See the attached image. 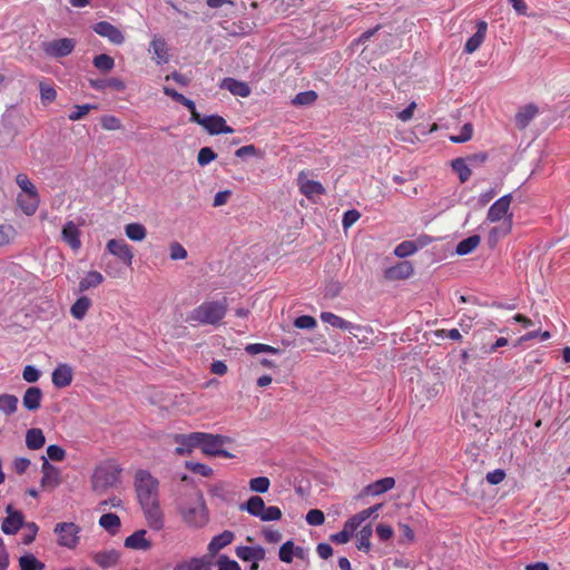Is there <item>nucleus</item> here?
I'll use <instances>...</instances> for the list:
<instances>
[{"label": "nucleus", "instance_id": "4be33fe9", "mask_svg": "<svg viewBox=\"0 0 570 570\" xmlns=\"http://www.w3.org/2000/svg\"><path fill=\"white\" fill-rule=\"evenodd\" d=\"M220 88L242 98H246L250 95V88L246 82L229 77L222 80Z\"/></svg>", "mask_w": 570, "mask_h": 570}, {"label": "nucleus", "instance_id": "3c124183", "mask_svg": "<svg viewBox=\"0 0 570 570\" xmlns=\"http://www.w3.org/2000/svg\"><path fill=\"white\" fill-rule=\"evenodd\" d=\"M271 485L269 479L266 476H257L249 481V489L253 492L265 493Z\"/></svg>", "mask_w": 570, "mask_h": 570}, {"label": "nucleus", "instance_id": "4468645a", "mask_svg": "<svg viewBox=\"0 0 570 570\" xmlns=\"http://www.w3.org/2000/svg\"><path fill=\"white\" fill-rule=\"evenodd\" d=\"M297 184L301 193L308 199H313L315 196H320L325 193L323 185L320 181L309 179L308 175L304 171L298 174Z\"/></svg>", "mask_w": 570, "mask_h": 570}, {"label": "nucleus", "instance_id": "c85d7f7f", "mask_svg": "<svg viewBox=\"0 0 570 570\" xmlns=\"http://www.w3.org/2000/svg\"><path fill=\"white\" fill-rule=\"evenodd\" d=\"M395 480L393 478H383L365 487L364 493L367 495H380L393 489Z\"/></svg>", "mask_w": 570, "mask_h": 570}, {"label": "nucleus", "instance_id": "dca6fc26", "mask_svg": "<svg viewBox=\"0 0 570 570\" xmlns=\"http://www.w3.org/2000/svg\"><path fill=\"white\" fill-rule=\"evenodd\" d=\"M320 317L322 322L327 323L333 327H337L343 331H368L367 328H363L362 325L353 324L331 312H322Z\"/></svg>", "mask_w": 570, "mask_h": 570}, {"label": "nucleus", "instance_id": "4d7b16f0", "mask_svg": "<svg viewBox=\"0 0 570 570\" xmlns=\"http://www.w3.org/2000/svg\"><path fill=\"white\" fill-rule=\"evenodd\" d=\"M294 548L295 546L293 541H286L285 543H283L278 552L279 559L283 562H292L294 556Z\"/></svg>", "mask_w": 570, "mask_h": 570}, {"label": "nucleus", "instance_id": "8fccbe9b", "mask_svg": "<svg viewBox=\"0 0 570 570\" xmlns=\"http://www.w3.org/2000/svg\"><path fill=\"white\" fill-rule=\"evenodd\" d=\"M317 99V94L313 90L303 91L297 94L292 102L296 106H309Z\"/></svg>", "mask_w": 570, "mask_h": 570}, {"label": "nucleus", "instance_id": "774afa93", "mask_svg": "<svg viewBox=\"0 0 570 570\" xmlns=\"http://www.w3.org/2000/svg\"><path fill=\"white\" fill-rule=\"evenodd\" d=\"M22 377L28 383H35L40 377V372L33 365H27L23 368Z\"/></svg>", "mask_w": 570, "mask_h": 570}, {"label": "nucleus", "instance_id": "a878e982", "mask_svg": "<svg viewBox=\"0 0 570 570\" xmlns=\"http://www.w3.org/2000/svg\"><path fill=\"white\" fill-rule=\"evenodd\" d=\"M146 530H138L125 540V547L134 550H148L151 542L146 539Z\"/></svg>", "mask_w": 570, "mask_h": 570}, {"label": "nucleus", "instance_id": "49530a36", "mask_svg": "<svg viewBox=\"0 0 570 570\" xmlns=\"http://www.w3.org/2000/svg\"><path fill=\"white\" fill-rule=\"evenodd\" d=\"M453 170L459 175L460 181L465 183L471 176V169L466 161L462 158H456L452 161Z\"/></svg>", "mask_w": 570, "mask_h": 570}, {"label": "nucleus", "instance_id": "5701e85b", "mask_svg": "<svg viewBox=\"0 0 570 570\" xmlns=\"http://www.w3.org/2000/svg\"><path fill=\"white\" fill-rule=\"evenodd\" d=\"M72 382V370L67 364H59L52 372V383L56 387H66Z\"/></svg>", "mask_w": 570, "mask_h": 570}, {"label": "nucleus", "instance_id": "f3484780", "mask_svg": "<svg viewBox=\"0 0 570 570\" xmlns=\"http://www.w3.org/2000/svg\"><path fill=\"white\" fill-rule=\"evenodd\" d=\"M61 237L72 250H78L81 247L80 230L72 220H69L63 225Z\"/></svg>", "mask_w": 570, "mask_h": 570}, {"label": "nucleus", "instance_id": "aec40b11", "mask_svg": "<svg viewBox=\"0 0 570 570\" xmlns=\"http://www.w3.org/2000/svg\"><path fill=\"white\" fill-rule=\"evenodd\" d=\"M413 274V266L410 262L403 261L396 265L385 269L384 276L386 279L396 281L409 278Z\"/></svg>", "mask_w": 570, "mask_h": 570}, {"label": "nucleus", "instance_id": "0e129e2a", "mask_svg": "<svg viewBox=\"0 0 570 570\" xmlns=\"http://www.w3.org/2000/svg\"><path fill=\"white\" fill-rule=\"evenodd\" d=\"M217 566L218 570H242L240 566L235 560L229 559L225 554L219 556Z\"/></svg>", "mask_w": 570, "mask_h": 570}, {"label": "nucleus", "instance_id": "09e8293b", "mask_svg": "<svg viewBox=\"0 0 570 570\" xmlns=\"http://www.w3.org/2000/svg\"><path fill=\"white\" fill-rule=\"evenodd\" d=\"M22 543L30 544L35 541L39 527L35 522H24L22 528Z\"/></svg>", "mask_w": 570, "mask_h": 570}, {"label": "nucleus", "instance_id": "9b49d317", "mask_svg": "<svg viewBox=\"0 0 570 570\" xmlns=\"http://www.w3.org/2000/svg\"><path fill=\"white\" fill-rule=\"evenodd\" d=\"M107 250L116 256L126 266H131L134 253L131 247L122 239H110L107 243Z\"/></svg>", "mask_w": 570, "mask_h": 570}, {"label": "nucleus", "instance_id": "412c9836", "mask_svg": "<svg viewBox=\"0 0 570 570\" xmlns=\"http://www.w3.org/2000/svg\"><path fill=\"white\" fill-rule=\"evenodd\" d=\"M17 203L20 209L27 215H33L40 204V197L38 193L31 194H19L17 197Z\"/></svg>", "mask_w": 570, "mask_h": 570}, {"label": "nucleus", "instance_id": "cd10ccee", "mask_svg": "<svg viewBox=\"0 0 570 570\" xmlns=\"http://www.w3.org/2000/svg\"><path fill=\"white\" fill-rule=\"evenodd\" d=\"M235 538L234 532L229 530H225L222 533L215 535L209 544H208V551L210 554H216L219 550L227 547L233 542Z\"/></svg>", "mask_w": 570, "mask_h": 570}, {"label": "nucleus", "instance_id": "c03bdc74", "mask_svg": "<svg viewBox=\"0 0 570 570\" xmlns=\"http://www.w3.org/2000/svg\"><path fill=\"white\" fill-rule=\"evenodd\" d=\"M417 249H419V246L415 242L404 240L395 247L394 254L400 258H404L410 255H413L414 253L417 252Z\"/></svg>", "mask_w": 570, "mask_h": 570}, {"label": "nucleus", "instance_id": "79ce46f5", "mask_svg": "<svg viewBox=\"0 0 570 570\" xmlns=\"http://www.w3.org/2000/svg\"><path fill=\"white\" fill-rule=\"evenodd\" d=\"M373 530L371 525H364L358 532H357V549L362 551H370L371 549V537H372Z\"/></svg>", "mask_w": 570, "mask_h": 570}, {"label": "nucleus", "instance_id": "7ed1b4c3", "mask_svg": "<svg viewBox=\"0 0 570 570\" xmlns=\"http://www.w3.org/2000/svg\"><path fill=\"white\" fill-rule=\"evenodd\" d=\"M121 471V468L112 460L100 463L91 476L92 490L98 494L105 493L119 482Z\"/></svg>", "mask_w": 570, "mask_h": 570}, {"label": "nucleus", "instance_id": "a18cd8bd", "mask_svg": "<svg viewBox=\"0 0 570 570\" xmlns=\"http://www.w3.org/2000/svg\"><path fill=\"white\" fill-rule=\"evenodd\" d=\"M92 63L98 70L102 72H109L115 67V60L106 53L96 56L92 60Z\"/></svg>", "mask_w": 570, "mask_h": 570}, {"label": "nucleus", "instance_id": "c9c22d12", "mask_svg": "<svg viewBox=\"0 0 570 570\" xmlns=\"http://www.w3.org/2000/svg\"><path fill=\"white\" fill-rule=\"evenodd\" d=\"M174 570H210V561L204 558H194L190 561L177 564Z\"/></svg>", "mask_w": 570, "mask_h": 570}, {"label": "nucleus", "instance_id": "1a4fd4ad", "mask_svg": "<svg viewBox=\"0 0 570 570\" xmlns=\"http://www.w3.org/2000/svg\"><path fill=\"white\" fill-rule=\"evenodd\" d=\"M147 524L156 531L164 528L165 518L160 509L159 500L140 503Z\"/></svg>", "mask_w": 570, "mask_h": 570}, {"label": "nucleus", "instance_id": "338daca9", "mask_svg": "<svg viewBox=\"0 0 570 570\" xmlns=\"http://www.w3.org/2000/svg\"><path fill=\"white\" fill-rule=\"evenodd\" d=\"M48 458L52 461H62L66 456V451L56 444H51L47 448Z\"/></svg>", "mask_w": 570, "mask_h": 570}, {"label": "nucleus", "instance_id": "9d476101", "mask_svg": "<svg viewBox=\"0 0 570 570\" xmlns=\"http://www.w3.org/2000/svg\"><path fill=\"white\" fill-rule=\"evenodd\" d=\"M75 48V41L70 38H61L42 43V50L50 57L61 58L70 55Z\"/></svg>", "mask_w": 570, "mask_h": 570}, {"label": "nucleus", "instance_id": "bb28decb", "mask_svg": "<svg viewBox=\"0 0 570 570\" xmlns=\"http://www.w3.org/2000/svg\"><path fill=\"white\" fill-rule=\"evenodd\" d=\"M42 392L37 386L28 387L22 397V404L28 411H37L41 406Z\"/></svg>", "mask_w": 570, "mask_h": 570}, {"label": "nucleus", "instance_id": "bf43d9fd", "mask_svg": "<svg viewBox=\"0 0 570 570\" xmlns=\"http://www.w3.org/2000/svg\"><path fill=\"white\" fill-rule=\"evenodd\" d=\"M169 249H170L169 257L173 261H181L187 257V250L178 242L171 243Z\"/></svg>", "mask_w": 570, "mask_h": 570}, {"label": "nucleus", "instance_id": "f8f14e48", "mask_svg": "<svg viewBox=\"0 0 570 570\" xmlns=\"http://www.w3.org/2000/svg\"><path fill=\"white\" fill-rule=\"evenodd\" d=\"M94 31L102 38L108 39L112 45L120 46L125 42V36L119 28L108 21H100L94 24Z\"/></svg>", "mask_w": 570, "mask_h": 570}, {"label": "nucleus", "instance_id": "2f4dec72", "mask_svg": "<svg viewBox=\"0 0 570 570\" xmlns=\"http://www.w3.org/2000/svg\"><path fill=\"white\" fill-rule=\"evenodd\" d=\"M46 443V438L41 429H30L26 434V444L30 450H39Z\"/></svg>", "mask_w": 570, "mask_h": 570}, {"label": "nucleus", "instance_id": "de8ad7c7", "mask_svg": "<svg viewBox=\"0 0 570 570\" xmlns=\"http://www.w3.org/2000/svg\"><path fill=\"white\" fill-rule=\"evenodd\" d=\"M21 570H43L45 564L37 560L33 554H27L19 559Z\"/></svg>", "mask_w": 570, "mask_h": 570}, {"label": "nucleus", "instance_id": "20e7f679", "mask_svg": "<svg viewBox=\"0 0 570 570\" xmlns=\"http://www.w3.org/2000/svg\"><path fill=\"white\" fill-rule=\"evenodd\" d=\"M134 487L139 504L159 500V481L147 470H138L134 476Z\"/></svg>", "mask_w": 570, "mask_h": 570}, {"label": "nucleus", "instance_id": "a19ab883", "mask_svg": "<svg viewBox=\"0 0 570 570\" xmlns=\"http://www.w3.org/2000/svg\"><path fill=\"white\" fill-rule=\"evenodd\" d=\"M19 400L12 394H0V410L7 414H13L18 409Z\"/></svg>", "mask_w": 570, "mask_h": 570}, {"label": "nucleus", "instance_id": "2eb2a0df", "mask_svg": "<svg viewBox=\"0 0 570 570\" xmlns=\"http://www.w3.org/2000/svg\"><path fill=\"white\" fill-rule=\"evenodd\" d=\"M174 440L179 445L176 448V453L179 455L188 454L193 451V449L199 448L200 432L176 434Z\"/></svg>", "mask_w": 570, "mask_h": 570}, {"label": "nucleus", "instance_id": "e433bc0d", "mask_svg": "<svg viewBox=\"0 0 570 570\" xmlns=\"http://www.w3.org/2000/svg\"><path fill=\"white\" fill-rule=\"evenodd\" d=\"M120 519L115 513H105L99 519V525L110 533H116L120 528Z\"/></svg>", "mask_w": 570, "mask_h": 570}, {"label": "nucleus", "instance_id": "7c9ffc66", "mask_svg": "<svg viewBox=\"0 0 570 570\" xmlns=\"http://www.w3.org/2000/svg\"><path fill=\"white\" fill-rule=\"evenodd\" d=\"M538 108L534 105H527L515 115V125L519 129H524L537 116Z\"/></svg>", "mask_w": 570, "mask_h": 570}, {"label": "nucleus", "instance_id": "e2e57ef3", "mask_svg": "<svg viewBox=\"0 0 570 570\" xmlns=\"http://www.w3.org/2000/svg\"><path fill=\"white\" fill-rule=\"evenodd\" d=\"M294 325L297 328L313 330L316 327L317 323L313 316L303 315V316L295 318Z\"/></svg>", "mask_w": 570, "mask_h": 570}, {"label": "nucleus", "instance_id": "393cba45", "mask_svg": "<svg viewBox=\"0 0 570 570\" xmlns=\"http://www.w3.org/2000/svg\"><path fill=\"white\" fill-rule=\"evenodd\" d=\"M476 32L470 37L465 43L464 50L468 53H472L476 51L480 46L483 43L487 35L488 24L485 21H479Z\"/></svg>", "mask_w": 570, "mask_h": 570}, {"label": "nucleus", "instance_id": "69168bd1", "mask_svg": "<svg viewBox=\"0 0 570 570\" xmlns=\"http://www.w3.org/2000/svg\"><path fill=\"white\" fill-rule=\"evenodd\" d=\"M100 124L106 130H118L121 128V121L115 116L101 117Z\"/></svg>", "mask_w": 570, "mask_h": 570}, {"label": "nucleus", "instance_id": "423d86ee", "mask_svg": "<svg viewBox=\"0 0 570 570\" xmlns=\"http://www.w3.org/2000/svg\"><path fill=\"white\" fill-rule=\"evenodd\" d=\"M229 442L230 439L228 436L200 432L199 448L202 449L203 453L207 455H219L227 459L233 458L232 453L223 449L224 445Z\"/></svg>", "mask_w": 570, "mask_h": 570}, {"label": "nucleus", "instance_id": "c756f323", "mask_svg": "<svg viewBox=\"0 0 570 570\" xmlns=\"http://www.w3.org/2000/svg\"><path fill=\"white\" fill-rule=\"evenodd\" d=\"M24 517L22 513L7 515L1 524V530L6 534H16L23 525Z\"/></svg>", "mask_w": 570, "mask_h": 570}, {"label": "nucleus", "instance_id": "5fc2aeb1", "mask_svg": "<svg viewBox=\"0 0 570 570\" xmlns=\"http://www.w3.org/2000/svg\"><path fill=\"white\" fill-rule=\"evenodd\" d=\"M16 183L21 188L20 194L38 193L36 186L30 181V179L24 174L17 175Z\"/></svg>", "mask_w": 570, "mask_h": 570}, {"label": "nucleus", "instance_id": "58836bf2", "mask_svg": "<svg viewBox=\"0 0 570 570\" xmlns=\"http://www.w3.org/2000/svg\"><path fill=\"white\" fill-rule=\"evenodd\" d=\"M480 236L479 235H472L463 240H461L456 245V254L458 255H466L473 252L480 244Z\"/></svg>", "mask_w": 570, "mask_h": 570}, {"label": "nucleus", "instance_id": "6e6d98bb", "mask_svg": "<svg viewBox=\"0 0 570 570\" xmlns=\"http://www.w3.org/2000/svg\"><path fill=\"white\" fill-rule=\"evenodd\" d=\"M246 352L250 355H256V354H259V353H272V354H277L278 353V350L271 346V345H266V344H261V343H255V344H249L246 346Z\"/></svg>", "mask_w": 570, "mask_h": 570}, {"label": "nucleus", "instance_id": "864d4df0", "mask_svg": "<svg viewBox=\"0 0 570 570\" xmlns=\"http://www.w3.org/2000/svg\"><path fill=\"white\" fill-rule=\"evenodd\" d=\"M96 107L89 104L86 105H78L73 107V110L69 114L68 118L71 121H77L82 119L85 116H87L90 110L95 109Z\"/></svg>", "mask_w": 570, "mask_h": 570}, {"label": "nucleus", "instance_id": "6ab92c4d", "mask_svg": "<svg viewBox=\"0 0 570 570\" xmlns=\"http://www.w3.org/2000/svg\"><path fill=\"white\" fill-rule=\"evenodd\" d=\"M149 52L157 65L167 63L169 60L168 48L165 39L154 36L149 45Z\"/></svg>", "mask_w": 570, "mask_h": 570}, {"label": "nucleus", "instance_id": "b1692460", "mask_svg": "<svg viewBox=\"0 0 570 570\" xmlns=\"http://www.w3.org/2000/svg\"><path fill=\"white\" fill-rule=\"evenodd\" d=\"M265 549L261 546L256 547H237L236 556L243 561H262L265 559Z\"/></svg>", "mask_w": 570, "mask_h": 570}, {"label": "nucleus", "instance_id": "37998d69", "mask_svg": "<svg viewBox=\"0 0 570 570\" xmlns=\"http://www.w3.org/2000/svg\"><path fill=\"white\" fill-rule=\"evenodd\" d=\"M512 230V222L503 220L500 226L493 227L489 233V239L495 244L499 238L508 235Z\"/></svg>", "mask_w": 570, "mask_h": 570}, {"label": "nucleus", "instance_id": "4c0bfd02", "mask_svg": "<svg viewBox=\"0 0 570 570\" xmlns=\"http://www.w3.org/2000/svg\"><path fill=\"white\" fill-rule=\"evenodd\" d=\"M126 236L135 242H141L146 238L147 230L144 225L139 223H131L125 227Z\"/></svg>", "mask_w": 570, "mask_h": 570}, {"label": "nucleus", "instance_id": "f704fd0d", "mask_svg": "<svg viewBox=\"0 0 570 570\" xmlns=\"http://www.w3.org/2000/svg\"><path fill=\"white\" fill-rule=\"evenodd\" d=\"M91 306V299L87 296L79 297L71 306L70 313L76 320H82Z\"/></svg>", "mask_w": 570, "mask_h": 570}, {"label": "nucleus", "instance_id": "052dcab7", "mask_svg": "<svg viewBox=\"0 0 570 570\" xmlns=\"http://www.w3.org/2000/svg\"><path fill=\"white\" fill-rule=\"evenodd\" d=\"M216 158V154L209 147H203L198 151L197 161L200 166H206Z\"/></svg>", "mask_w": 570, "mask_h": 570}, {"label": "nucleus", "instance_id": "603ef678", "mask_svg": "<svg viewBox=\"0 0 570 570\" xmlns=\"http://www.w3.org/2000/svg\"><path fill=\"white\" fill-rule=\"evenodd\" d=\"M472 134H473V127L470 122H466L461 127L460 134L451 136L450 140L455 144L465 142L472 138Z\"/></svg>", "mask_w": 570, "mask_h": 570}, {"label": "nucleus", "instance_id": "39448f33", "mask_svg": "<svg viewBox=\"0 0 570 570\" xmlns=\"http://www.w3.org/2000/svg\"><path fill=\"white\" fill-rule=\"evenodd\" d=\"M239 509L265 522L278 521L283 515L278 507H266L264 500L258 495L250 497L245 503L240 504Z\"/></svg>", "mask_w": 570, "mask_h": 570}, {"label": "nucleus", "instance_id": "13d9d810", "mask_svg": "<svg viewBox=\"0 0 570 570\" xmlns=\"http://www.w3.org/2000/svg\"><path fill=\"white\" fill-rule=\"evenodd\" d=\"M16 230L10 225H0V246L8 245L14 238Z\"/></svg>", "mask_w": 570, "mask_h": 570}, {"label": "nucleus", "instance_id": "0eeeda50", "mask_svg": "<svg viewBox=\"0 0 570 570\" xmlns=\"http://www.w3.org/2000/svg\"><path fill=\"white\" fill-rule=\"evenodd\" d=\"M53 532L57 535V543L67 549H75L79 543L80 528L73 522L57 523Z\"/></svg>", "mask_w": 570, "mask_h": 570}, {"label": "nucleus", "instance_id": "6e6552de", "mask_svg": "<svg viewBox=\"0 0 570 570\" xmlns=\"http://www.w3.org/2000/svg\"><path fill=\"white\" fill-rule=\"evenodd\" d=\"M512 202L511 194H507L495 200L489 208L487 214V220L491 223L503 222L513 219V214L510 212V205Z\"/></svg>", "mask_w": 570, "mask_h": 570}, {"label": "nucleus", "instance_id": "ea45409f", "mask_svg": "<svg viewBox=\"0 0 570 570\" xmlns=\"http://www.w3.org/2000/svg\"><path fill=\"white\" fill-rule=\"evenodd\" d=\"M354 532L355 529L353 528L352 522L346 521L342 531L331 534L330 540L337 544H345L351 540Z\"/></svg>", "mask_w": 570, "mask_h": 570}, {"label": "nucleus", "instance_id": "473e14b6", "mask_svg": "<svg viewBox=\"0 0 570 570\" xmlns=\"http://www.w3.org/2000/svg\"><path fill=\"white\" fill-rule=\"evenodd\" d=\"M104 282V276L97 271H90L79 282V292H86L98 287Z\"/></svg>", "mask_w": 570, "mask_h": 570}, {"label": "nucleus", "instance_id": "f257e3e1", "mask_svg": "<svg viewBox=\"0 0 570 570\" xmlns=\"http://www.w3.org/2000/svg\"><path fill=\"white\" fill-rule=\"evenodd\" d=\"M183 521L191 528H203L208 523V511L200 492H190L178 505Z\"/></svg>", "mask_w": 570, "mask_h": 570}, {"label": "nucleus", "instance_id": "72a5a7b5", "mask_svg": "<svg viewBox=\"0 0 570 570\" xmlns=\"http://www.w3.org/2000/svg\"><path fill=\"white\" fill-rule=\"evenodd\" d=\"M118 558V553L114 550L97 552L94 556L95 562L104 569L114 567L117 563Z\"/></svg>", "mask_w": 570, "mask_h": 570}, {"label": "nucleus", "instance_id": "f03ea898", "mask_svg": "<svg viewBox=\"0 0 570 570\" xmlns=\"http://www.w3.org/2000/svg\"><path fill=\"white\" fill-rule=\"evenodd\" d=\"M226 312L227 305L225 302L206 301L187 314L186 322L194 327L204 325L216 326L225 317Z\"/></svg>", "mask_w": 570, "mask_h": 570}, {"label": "nucleus", "instance_id": "a211bd4d", "mask_svg": "<svg viewBox=\"0 0 570 570\" xmlns=\"http://www.w3.org/2000/svg\"><path fill=\"white\" fill-rule=\"evenodd\" d=\"M203 127L210 135L233 134L234 132V129L232 127L227 126L225 119L218 115L205 116V122H204Z\"/></svg>", "mask_w": 570, "mask_h": 570}, {"label": "nucleus", "instance_id": "ddd939ff", "mask_svg": "<svg viewBox=\"0 0 570 570\" xmlns=\"http://www.w3.org/2000/svg\"><path fill=\"white\" fill-rule=\"evenodd\" d=\"M41 471L42 478L40 484L43 489L53 490L60 484V471L49 463L46 458H42Z\"/></svg>", "mask_w": 570, "mask_h": 570}, {"label": "nucleus", "instance_id": "680f3d73", "mask_svg": "<svg viewBox=\"0 0 570 570\" xmlns=\"http://www.w3.org/2000/svg\"><path fill=\"white\" fill-rule=\"evenodd\" d=\"M306 522L309 525H322L325 521L324 513L318 509H312L306 514Z\"/></svg>", "mask_w": 570, "mask_h": 570}]
</instances>
